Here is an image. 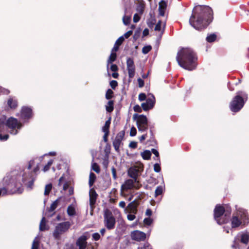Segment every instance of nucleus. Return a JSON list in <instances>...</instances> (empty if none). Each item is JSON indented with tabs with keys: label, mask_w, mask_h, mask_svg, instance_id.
Segmentation results:
<instances>
[{
	"label": "nucleus",
	"mask_w": 249,
	"mask_h": 249,
	"mask_svg": "<svg viewBox=\"0 0 249 249\" xmlns=\"http://www.w3.org/2000/svg\"><path fill=\"white\" fill-rule=\"evenodd\" d=\"M35 178L23 171H14L3 178L4 187L0 188V196L9 194H21L23 190L22 183L29 190L33 189Z\"/></svg>",
	"instance_id": "obj_1"
},
{
	"label": "nucleus",
	"mask_w": 249,
	"mask_h": 249,
	"mask_svg": "<svg viewBox=\"0 0 249 249\" xmlns=\"http://www.w3.org/2000/svg\"><path fill=\"white\" fill-rule=\"evenodd\" d=\"M213 19V10L208 6H196L190 18V24L195 29L201 30L206 28Z\"/></svg>",
	"instance_id": "obj_2"
},
{
	"label": "nucleus",
	"mask_w": 249,
	"mask_h": 249,
	"mask_svg": "<svg viewBox=\"0 0 249 249\" xmlns=\"http://www.w3.org/2000/svg\"><path fill=\"white\" fill-rule=\"evenodd\" d=\"M197 57L190 48H183L178 53L176 59L178 65L183 69L192 71L196 67Z\"/></svg>",
	"instance_id": "obj_3"
},
{
	"label": "nucleus",
	"mask_w": 249,
	"mask_h": 249,
	"mask_svg": "<svg viewBox=\"0 0 249 249\" xmlns=\"http://www.w3.org/2000/svg\"><path fill=\"white\" fill-rule=\"evenodd\" d=\"M237 95L231 101L230 108L231 111L236 112L243 107L248 99V95L242 91H238Z\"/></svg>",
	"instance_id": "obj_4"
},
{
	"label": "nucleus",
	"mask_w": 249,
	"mask_h": 249,
	"mask_svg": "<svg viewBox=\"0 0 249 249\" xmlns=\"http://www.w3.org/2000/svg\"><path fill=\"white\" fill-rule=\"evenodd\" d=\"M231 211H225L224 208L217 205L214 210V218L217 224L221 225L227 223L230 219Z\"/></svg>",
	"instance_id": "obj_5"
},
{
	"label": "nucleus",
	"mask_w": 249,
	"mask_h": 249,
	"mask_svg": "<svg viewBox=\"0 0 249 249\" xmlns=\"http://www.w3.org/2000/svg\"><path fill=\"white\" fill-rule=\"evenodd\" d=\"M249 223V215L246 210L239 208L237 210L236 215H233L231 219V226L232 228L239 227L241 224L245 225Z\"/></svg>",
	"instance_id": "obj_6"
},
{
	"label": "nucleus",
	"mask_w": 249,
	"mask_h": 249,
	"mask_svg": "<svg viewBox=\"0 0 249 249\" xmlns=\"http://www.w3.org/2000/svg\"><path fill=\"white\" fill-rule=\"evenodd\" d=\"M7 130L12 135L18 133V130L23 126L22 124L17 119L11 117L6 120Z\"/></svg>",
	"instance_id": "obj_7"
},
{
	"label": "nucleus",
	"mask_w": 249,
	"mask_h": 249,
	"mask_svg": "<svg viewBox=\"0 0 249 249\" xmlns=\"http://www.w3.org/2000/svg\"><path fill=\"white\" fill-rule=\"evenodd\" d=\"M134 183H136L134 181V179H126L124 182L121 185V196L126 197L128 193H129V191L132 189L133 188H135L136 189H139L141 186L139 183H136V185L134 184Z\"/></svg>",
	"instance_id": "obj_8"
},
{
	"label": "nucleus",
	"mask_w": 249,
	"mask_h": 249,
	"mask_svg": "<svg viewBox=\"0 0 249 249\" xmlns=\"http://www.w3.org/2000/svg\"><path fill=\"white\" fill-rule=\"evenodd\" d=\"M104 222L105 226L108 230H112L114 228L116 224V220L112 212L107 209L104 212Z\"/></svg>",
	"instance_id": "obj_9"
},
{
	"label": "nucleus",
	"mask_w": 249,
	"mask_h": 249,
	"mask_svg": "<svg viewBox=\"0 0 249 249\" xmlns=\"http://www.w3.org/2000/svg\"><path fill=\"white\" fill-rule=\"evenodd\" d=\"M249 241V232H245L239 233L234 238L233 244L232 245V248L235 249H240L239 244L240 242L247 244Z\"/></svg>",
	"instance_id": "obj_10"
},
{
	"label": "nucleus",
	"mask_w": 249,
	"mask_h": 249,
	"mask_svg": "<svg viewBox=\"0 0 249 249\" xmlns=\"http://www.w3.org/2000/svg\"><path fill=\"white\" fill-rule=\"evenodd\" d=\"M32 110L30 107H22L20 118L23 123H26L32 117Z\"/></svg>",
	"instance_id": "obj_11"
},
{
	"label": "nucleus",
	"mask_w": 249,
	"mask_h": 249,
	"mask_svg": "<svg viewBox=\"0 0 249 249\" xmlns=\"http://www.w3.org/2000/svg\"><path fill=\"white\" fill-rule=\"evenodd\" d=\"M142 170V169L141 167L137 166H132L128 170L127 174L129 177L134 179L136 183H139L138 177L141 174Z\"/></svg>",
	"instance_id": "obj_12"
},
{
	"label": "nucleus",
	"mask_w": 249,
	"mask_h": 249,
	"mask_svg": "<svg viewBox=\"0 0 249 249\" xmlns=\"http://www.w3.org/2000/svg\"><path fill=\"white\" fill-rule=\"evenodd\" d=\"M130 236L133 240L140 242L144 241L146 235L144 232L136 230L131 232Z\"/></svg>",
	"instance_id": "obj_13"
},
{
	"label": "nucleus",
	"mask_w": 249,
	"mask_h": 249,
	"mask_svg": "<svg viewBox=\"0 0 249 249\" xmlns=\"http://www.w3.org/2000/svg\"><path fill=\"white\" fill-rule=\"evenodd\" d=\"M126 67L129 77L133 78L135 75V67L133 59L132 58L129 57L127 58Z\"/></svg>",
	"instance_id": "obj_14"
},
{
	"label": "nucleus",
	"mask_w": 249,
	"mask_h": 249,
	"mask_svg": "<svg viewBox=\"0 0 249 249\" xmlns=\"http://www.w3.org/2000/svg\"><path fill=\"white\" fill-rule=\"evenodd\" d=\"M88 237L86 235H82L80 236L76 242V245L78 247V249H86L87 247Z\"/></svg>",
	"instance_id": "obj_15"
},
{
	"label": "nucleus",
	"mask_w": 249,
	"mask_h": 249,
	"mask_svg": "<svg viewBox=\"0 0 249 249\" xmlns=\"http://www.w3.org/2000/svg\"><path fill=\"white\" fill-rule=\"evenodd\" d=\"M62 235V223H60L55 227L53 236L56 240H60Z\"/></svg>",
	"instance_id": "obj_16"
},
{
	"label": "nucleus",
	"mask_w": 249,
	"mask_h": 249,
	"mask_svg": "<svg viewBox=\"0 0 249 249\" xmlns=\"http://www.w3.org/2000/svg\"><path fill=\"white\" fill-rule=\"evenodd\" d=\"M137 118V125L148 124L147 119L145 116L143 115H139L137 114H134L133 119L135 120Z\"/></svg>",
	"instance_id": "obj_17"
},
{
	"label": "nucleus",
	"mask_w": 249,
	"mask_h": 249,
	"mask_svg": "<svg viewBox=\"0 0 249 249\" xmlns=\"http://www.w3.org/2000/svg\"><path fill=\"white\" fill-rule=\"evenodd\" d=\"M61 200L60 198L55 200L51 205L50 207L48 210V212L45 213V215L47 217H51L53 214H49V213L53 212L54 210L57 207L60 201Z\"/></svg>",
	"instance_id": "obj_18"
},
{
	"label": "nucleus",
	"mask_w": 249,
	"mask_h": 249,
	"mask_svg": "<svg viewBox=\"0 0 249 249\" xmlns=\"http://www.w3.org/2000/svg\"><path fill=\"white\" fill-rule=\"evenodd\" d=\"M138 205V202L136 200H134L128 204L127 209L130 213L136 214L137 212V207Z\"/></svg>",
	"instance_id": "obj_19"
},
{
	"label": "nucleus",
	"mask_w": 249,
	"mask_h": 249,
	"mask_svg": "<svg viewBox=\"0 0 249 249\" xmlns=\"http://www.w3.org/2000/svg\"><path fill=\"white\" fill-rule=\"evenodd\" d=\"M89 204L90 207H92L96 202L97 194L93 189H91L89 192Z\"/></svg>",
	"instance_id": "obj_20"
},
{
	"label": "nucleus",
	"mask_w": 249,
	"mask_h": 249,
	"mask_svg": "<svg viewBox=\"0 0 249 249\" xmlns=\"http://www.w3.org/2000/svg\"><path fill=\"white\" fill-rule=\"evenodd\" d=\"M167 7V2L164 0H161L159 3V14L161 16H164L165 12Z\"/></svg>",
	"instance_id": "obj_21"
},
{
	"label": "nucleus",
	"mask_w": 249,
	"mask_h": 249,
	"mask_svg": "<svg viewBox=\"0 0 249 249\" xmlns=\"http://www.w3.org/2000/svg\"><path fill=\"white\" fill-rule=\"evenodd\" d=\"M145 8V2L142 0H139L137 3L136 10L139 14L142 15Z\"/></svg>",
	"instance_id": "obj_22"
},
{
	"label": "nucleus",
	"mask_w": 249,
	"mask_h": 249,
	"mask_svg": "<svg viewBox=\"0 0 249 249\" xmlns=\"http://www.w3.org/2000/svg\"><path fill=\"white\" fill-rule=\"evenodd\" d=\"M155 98L152 94H149L146 99V103L151 108H152L155 104Z\"/></svg>",
	"instance_id": "obj_23"
},
{
	"label": "nucleus",
	"mask_w": 249,
	"mask_h": 249,
	"mask_svg": "<svg viewBox=\"0 0 249 249\" xmlns=\"http://www.w3.org/2000/svg\"><path fill=\"white\" fill-rule=\"evenodd\" d=\"M117 55L116 53L111 52L107 61V70L108 71L109 64L112 63L116 59Z\"/></svg>",
	"instance_id": "obj_24"
},
{
	"label": "nucleus",
	"mask_w": 249,
	"mask_h": 249,
	"mask_svg": "<svg viewBox=\"0 0 249 249\" xmlns=\"http://www.w3.org/2000/svg\"><path fill=\"white\" fill-rule=\"evenodd\" d=\"M7 105L10 108L14 109L18 106L17 101L15 98H10L7 101Z\"/></svg>",
	"instance_id": "obj_25"
},
{
	"label": "nucleus",
	"mask_w": 249,
	"mask_h": 249,
	"mask_svg": "<svg viewBox=\"0 0 249 249\" xmlns=\"http://www.w3.org/2000/svg\"><path fill=\"white\" fill-rule=\"evenodd\" d=\"M7 130V126L5 118H0V132Z\"/></svg>",
	"instance_id": "obj_26"
},
{
	"label": "nucleus",
	"mask_w": 249,
	"mask_h": 249,
	"mask_svg": "<svg viewBox=\"0 0 249 249\" xmlns=\"http://www.w3.org/2000/svg\"><path fill=\"white\" fill-rule=\"evenodd\" d=\"M110 124V118L107 120L104 126L102 127V131L106 135H108L109 133V128Z\"/></svg>",
	"instance_id": "obj_27"
},
{
	"label": "nucleus",
	"mask_w": 249,
	"mask_h": 249,
	"mask_svg": "<svg viewBox=\"0 0 249 249\" xmlns=\"http://www.w3.org/2000/svg\"><path fill=\"white\" fill-rule=\"evenodd\" d=\"M122 140L115 138L113 142V145L114 147L115 150L118 152L119 151V148L121 143Z\"/></svg>",
	"instance_id": "obj_28"
},
{
	"label": "nucleus",
	"mask_w": 249,
	"mask_h": 249,
	"mask_svg": "<svg viewBox=\"0 0 249 249\" xmlns=\"http://www.w3.org/2000/svg\"><path fill=\"white\" fill-rule=\"evenodd\" d=\"M39 230L41 231H45L48 230L47 226L46 225V221L44 217H43L39 225Z\"/></svg>",
	"instance_id": "obj_29"
},
{
	"label": "nucleus",
	"mask_w": 249,
	"mask_h": 249,
	"mask_svg": "<svg viewBox=\"0 0 249 249\" xmlns=\"http://www.w3.org/2000/svg\"><path fill=\"white\" fill-rule=\"evenodd\" d=\"M141 155L144 160H148L150 159L151 153L149 150H145L141 153Z\"/></svg>",
	"instance_id": "obj_30"
},
{
	"label": "nucleus",
	"mask_w": 249,
	"mask_h": 249,
	"mask_svg": "<svg viewBox=\"0 0 249 249\" xmlns=\"http://www.w3.org/2000/svg\"><path fill=\"white\" fill-rule=\"evenodd\" d=\"M113 101H109L107 103V105L106 106V109L107 112H111L113 110Z\"/></svg>",
	"instance_id": "obj_31"
},
{
	"label": "nucleus",
	"mask_w": 249,
	"mask_h": 249,
	"mask_svg": "<svg viewBox=\"0 0 249 249\" xmlns=\"http://www.w3.org/2000/svg\"><path fill=\"white\" fill-rule=\"evenodd\" d=\"M95 179H96L95 175L93 173L90 172V173L89 174V186L90 187L93 185V184L95 180Z\"/></svg>",
	"instance_id": "obj_32"
},
{
	"label": "nucleus",
	"mask_w": 249,
	"mask_h": 249,
	"mask_svg": "<svg viewBox=\"0 0 249 249\" xmlns=\"http://www.w3.org/2000/svg\"><path fill=\"white\" fill-rule=\"evenodd\" d=\"M68 189L69 195H71L73 193V189L71 187H69L68 183H65L63 184V191H66Z\"/></svg>",
	"instance_id": "obj_33"
},
{
	"label": "nucleus",
	"mask_w": 249,
	"mask_h": 249,
	"mask_svg": "<svg viewBox=\"0 0 249 249\" xmlns=\"http://www.w3.org/2000/svg\"><path fill=\"white\" fill-rule=\"evenodd\" d=\"M67 213L69 216H72L75 214V208L72 205H70L68 207Z\"/></svg>",
	"instance_id": "obj_34"
},
{
	"label": "nucleus",
	"mask_w": 249,
	"mask_h": 249,
	"mask_svg": "<svg viewBox=\"0 0 249 249\" xmlns=\"http://www.w3.org/2000/svg\"><path fill=\"white\" fill-rule=\"evenodd\" d=\"M216 38V35L213 34L208 35L206 37V40L208 42H213L215 40Z\"/></svg>",
	"instance_id": "obj_35"
},
{
	"label": "nucleus",
	"mask_w": 249,
	"mask_h": 249,
	"mask_svg": "<svg viewBox=\"0 0 249 249\" xmlns=\"http://www.w3.org/2000/svg\"><path fill=\"white\" fill-rule=\"evenodd\" d=\"M163 192V187L161 186H158L155 191V196H157L162 194Z\"/></svg>",
	"instance_id": "obj_36"
},
{
	"label": "nucleus",
	"mask_w": 249,
	"mask_h": 249,
	"mask_svg": "<svg viewBox=\"0 0 249 249\" xmlns=\"http://www.w3.org/2000/svg\"><path fill=\"white\" fill-rule=\"evenodd\" d=\"M52 189V184L50 183V184H47L45 187V191H44V195H45V196L48 195L49 194L50 191H51Z\"/></svg>",
	"instance_id": "obj_37"
},
{
	"label": "nucleus",
	"mask_w": 249,
	"mask_h": 249,
	"mask_svg": "<svg viewBox=\"0 0 249 249\" xmlns=\"http://www.w3.org/2000/svg\"><path fill=\"white\" fill-rule=\"evenodd\" d=\"M137 127L139 131L144 132L148 129V124H138Z\"/></svg>",
	"instance_id": "obj_38"
},
{
	"label": "nucleus",
	"mask_w": 249,
	"mask_h": 249,
	"mask_svg": "<svg viewBox=\"0 0 249 249\" xmlns=\"http://www.w3.org/2000/svg\"><path fill=\"white\" fill-rule=\"evenodd\" d=\"M92 170L94 171L96 173H99L100 171L99 166L96 163H93L91 165Z\"/></svg>",
	"instance_id": "obj_39"
},
{
	"label": "nucleus",
	"mask_w": 249,
	"mask_h": 249,
	"mask_svg": "<svg viewBox=\"0 0 249 249\" xmlns=\"http://www.w3.org/2000/svg\"><path fill=\"white\" fill-rule=\"evenodd\" d=\"M152 49V47L150 45L145 46L142 49V53L143 54H147L149 53L151 50Z\"/></svg>",
	"instance_id": "obj_40"
},
{
	"label": "nucleus",
	"mask_w": 249,
	"mask_h": 249,
	"mask_svg": "<svg viewBox=\"0 0 249 249\" xmlns=\"http://www.w3.org/2000/svg\"><path fill=\"white\" fill-rule=\"evenodd\" d=\"M113 93V91L110 89H108L106 92V98L107 99H110L112 97V94Z\"/></svg>",
	"instance_id": "obj_41"
},
{
	"label": "nucleus",
	"mask_w": 249,
	"mask_h": 249,
	"mask_svg": "<svg viewBox=\"0 0 249 249\" xmlns=\"http://www.w3.org/2000/svg\"><path fill=\"white\" fill-rule=\"evenodd\" d=\"M53 162V161L52 160H50L48 162L47 164L44 167L43 169V171L46 172L48 170H49V169L50 168V166L52 165Z\"/></svg>",
	"instance_id": "obj_42"
},
{
	"label": "nucleus",
	"mask_w": 249,
	"mask_h": 249,
	"mask_svg": "<svg viewBox=\"0 0 249 249\" xmlns=\"http://www.w3.org/2000/svg\"><path fill=\"white\" fill-rule=\"evenodd\" d=\"M71 226V223L69 222H63V232L67 231Z\"/></svg>",
	"instance_id": "obj_43"
},
{
	"label": "nucleus",
	"mask_w": 249,
	"mask_h": 249,
	"mask_svg": "<svg viewBox=\"0 0 249 249\" xmlns=\"http://www.w3.org/2000/svg\"><path fill=\"white\" fill-rule=\"evenodd\" d=\"M123 23L124 25H128L130 21V17L129 16H124L123 18Z\"/></svg>",
	"instance_id": "obj_44"
},
{
	"label": "nucleus",
	"mask_w": 249,
	"mask_h": 249,
	"mask_svg": "<svg viewBox=\"0 0 249 249\" xmlns=\"http://www.w3.org/2000/svg\"><path fill=\"white\" fill-rule=\"evenodd\" d=\"M152 221H153L152 219L150 217L145 218L143 220V222H144V224L148 225V226L150 225L151 224V223H152Z\"/></svg>",
	"instance_id": "obj_45"
},
{
	"label": "nucleus",
	"mask_w": 249,
	"mask_h": 249,
	"mask_svg": "<svg viewBox=\"0 0 249 249\" xmlns=\"http://www.w3.org/2000/svg\"><path fill=\"white\" fill-rule=\"evenodd\" d=\"M124 131H120L116 136V139H119L120 140H123L124 137Z\"/></svg>",
	"instance_id": "obj_46"
},
{
	"label": "nucleus",
	"mask_w": 249,
	"mask_h": 249,
	"mask_svg": "<svg viewBox=\"0 0 249 249\" xmlns=\"http://www.w3.org/2000/svg\"><path fill=\"white\" fill-rule=\"evenodd\" d=\"M108 157H105L103 161L102 164L104 166V167L105 169H107V168L108 165Z\"/></svg>",
	"instance_id": "obj_47"
},
{
	"label": "nucleus",
	"mask_w": 249,
	"mask_h": 249,
	"mask_svg": "<svg viewBox=\"0 0 249 249\" xmlns=\"http://www.w3.org/2000/svg\"><path fill=\"white\" fill-rule=\"evenodd\" d=\"M124 41V36H120L118 39L116 41L115 43L118 46H120L122 44V43Z\"/></svg>",
	"instance_id": "obj_48"
},
{
	"label": "nucleus",
	"mask_w": 249,
	"mask_h": 249,
	"mask_svg": "<svg viewBox=\"0 0 249 249\" xmlns=\"http://www.w3.org/2000/svg\"><path fill=\"white\" fill-rule=\"evenodd\" d=\"M161 21L160 20H159L155 26V30L156 31H160L161 30Z\"/></svg>",
	"instance_id": "obj_49"
},
{
	"label": "nucleus",
	"mask_w": 249,
	"mask_h": 249,
	"mask_svg": "<svg viewBox=\"0 0 249 249\" xmlns=\"http://www.w3.org/2000/svg\"><path fill=\"white\" fill-rule=\"evenodd\" d=\"M161 168L160 165L158 163H156L154 165V170L155 172L159 173L160 171Z\"/></svg>",
	"instance_id": "obj_50"
},
{
	"label": "nucleus",
	"mask_w": 249,
	"mask_h": 249,
	"mask_svg": "<svg viewBox=\"0 0 249 249\" xmlns=\"http://www.w3.org/2000/svg\"><path fill=\"white\" fill-rule=\"evenodd\" d=\"M9 93H10V91L9 90L5 89L4 88H3L1 87H0V94H8Z\"/></svg>",
	"instance_id": "obj_51"
},
{
	"label": "nucleus",
	"mask_w": 249,
	"mask_h": 249,
	"mask_svg": "<svg viewBox=\"0 0 249 249\" xmlns=\"http://www.w3.org/2000/svg\"><path fill=\"white\" fill-rule=\"evenodd\" d=\"M92 237L93 238V239L95 241H98L100 239V235L99 234V233H97V232H96V233H94L92 235Z\"/></svg>",
	"instance_id": "obj_52"
},
{
	"label": "nucleus",
	"mask_w": 249,
	"mask_h": 249,
	"mask_svg": "<svg viewBox=\"0 0 249 249\" xmlns=\"http://www.w3.org/2000/svg\"><path fill=\"white\" fill-rule=\"evenodd\" d=\"M141 106L144 111H147L151 109L146 102L142 103Z\"/></svg>",
	"instance_id": "obj_53"
},
{
	"label": "nucleus",
	"mask_w": 249,
	"mask_h": 249,
	"mask_svg": "<svg viewBox=\"0 0 249 249\" xmlns=\"http://www.w3.org/2000/svg\"><path fill=\"white\" fill-rule=\"evenodd\" d=\"M111 172L112 174L113 178L114 180H116L117 178V177L116 175V171L114 167H112L111 168Z\"/></svg>",
	"instance_id": "obj_54"
},
{
	"label": "nucleus",
	"mask_w": 249,
	"mask_h": 249,
	"mask_svg": "<svg viewBox=\"0 0 249 249\" xmlns=\"http://www.w3.org/2000/svg\"><path fill=\"white\" fill-rule=\"evenodd\" d=\"M147 24L149 28H152L153 27L154 25L155 24V20H148L147 21Z\"/></svg>",
	"instance_id": "obj_55"
},
{
	"label": "nucleus",
	"mask_w": 249,
	"mask_h": 249,
	"mask_svg": "<svg viewBox=\"0 0 249 249\" xmlns=\"http://www.w3.org/2000/svg\"><path fill=\"white\" fill-rule=\"evenodd\" d=\"M118 83L115 80H112L110 82V86L113 89H115V88L117 86Z\"/></svg>",
	"instance_id": "obj_56"
},
{
	"label": "nucleus",
	"mask_w": 249,
	"mask_h": 249,
	"mask_svg": "<svg viewBox=\"0 0 249 249\" xmlns=\"http://www.w3.org/2000/svg\"><path fill=\"white\" fill-rule=\"evenodd\" d=\"M146 99V95L143 93H141L139 95V100L142 101Z\"/></svg>",
	"instance_id": "obj_57"
},
{
	"label": "nucleus",
	"mask_w": 249,
	"mask_h": 249,
	"mask_svg": "<svg viewBox=\"0 0 249 249\" xmlns=\"http://www.w3.org/2000/svg\"><path fill=\"white\" fill-rule=\"evenodd\" d=\"M110 69L112 71L116 72L118 70V68L116 64H111Z\"/></svg>",
	"instance_id": "obj_58"
},
{
	"label": "nucleus",
	"mask_w": 249,
	"mask_h": 249,
	"mask_svg": "<svg viewBox=\"0 0 249 249\" xmlns=\"http://www.w3.org/2000/svg\"><path fill=\"white\" fill-rule=\"evenodd\" d=\"M136 133L137 130L136 128H135L134 127H132L130 130V135L131 136H135L136 135Z\"/></svg>",
	"instance_id": "obj_59"
},
{
	"label": "nucleus",
	"mask_w": 249,
	"mask_h": 249,
	"mask_svg": "<svg viewBox=\"0 0 249 249\" xmlns=\"http://www.w3.org/2000/svg\"><path fill=\"white\" fill-rule=\"evenodd\" d=\"M140 20V17L138 14H135L133 17V21L135 23L138 22Z\"/></svg>",
	"instance_id": "obj_60"
},
{
	"label": "nucleus",
	"mask_w": 249,
	"mask_h": 249,
	"mask_svg": "<svg viewBox=\"0 0 249 249\" xmlns=\"http://www.w3.org/2000/svg\"><path fill=\"white\" fill-rule=\"evenodd\" d=\"M134 110L135 111V112H141L142 111V109L141 108V107L139 106V105H135L134 107Z\"/></svg>",
	"instance_id": "obj_61"
},
{
	"label": "nucleus",
	"mask_w": 249,
	"mask_h": 249,
	"mask_svg": "<svg viewBox=\"0 0 249 249\" xmlns=\"http://www.w3.org/2000/svg\"><path fill=\"white\" fill-rule=\"evenodd\" d=\"M9 138V135L8 134H5L2 136L1 134H0V141H6Z\"/></svg>",
	"instance_id": "obj_62"
},
{
	"label": "nucleus",
	"mask_w": 249,
	"mask_h": 249,
	"mask_svg": "<svg viewBox=\"0 0 249 249\" xmlns=\"http://www.w3.org/2000/svg\"><path fill=\"white\" fill-rule=\"evenodd\" d=\"M127 218L129 220L132 221L135 219V218H136V216L135 215V214H134V213L130 214V213L127 215Z\"/></svg>",
	"instance_id": "obj_63"
},
{
	"label": "nucleus",
	"mask_w": 249,
	"mask_h": 249,
	"mask_svg": "<svg viewBox=\"0 0 249 249\" xmlns=\"http://www.w3.org/2000/svg\"><path fill=\"white\" fill-rule=\"evenodd\" d=\"M132 31L131 30L128 31V32L125 33L123 36L124 38H128L132 34Z\"/></svg>",
	"instance_id": "obj_64"
}]
</instances>
